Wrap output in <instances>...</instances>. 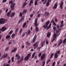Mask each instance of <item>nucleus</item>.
<instances>
[{
  "label": "nucleus",
  "instance_id": "1",
  "mask_svg": "<svg viewBox=\"0 0 66 66\" xmlns=\"http://www.w3.org/2000/svg\"><path fill=\"white\" fill-rule=\"evenodd\" d=\"M13 2L12 1H10L9 2V4H11V7L12 10H14V7L15 5V3H14L13 4Z\"/></svg>",
  "mask_w": 66,
  "mask_h": 66
},
{
  "label": "nucleus",
  "instance_id": "2",
  "mask_svg": "<svg viewBox=\"0 0 66 66\" xmlns=\"http://www.w3.org/2000/svg\"><path fill=\"white\" fill-rule=\"evenodd\" d=\"M7 21V20L3 19H0V24H4Z\"/></svg>",
  "mask_w": 66,
  "mask_h": 66
},
{
  "label": "nucleus",
  "instance_id": "3",
  "mask_svg": "<svg viewBox=\"0 0 66 66\" xmlns=\"http://www.w3.org/2000/svg\"><path fill=\"white\" fill-rule=\"evenodd\" d=\"M50 22V21H48L47 22H46L45 25H44L43 27L45 29H46L48 26V25L49 24Z\"/></svg>",
  "mask_w": 66,
  "mask_h": 66
},
{
  "label": "nucleus",
  "instance_id": "4",
  "mask_svg": "<svg viewBox=\"0 0 66 66\" xmlns=\"http://www.w3.org/2000/svg\"><path fill=\"white\" fill-rule=\"evenodd\" d=\"M38 42H37L34 43L33 45V47H34V49H35L38 47Z\"/></svg>",
  "mask_w": 66,
  "mask_h": 66
},
{
  "label": "nucleus",
  "instance_id": "5",
  "mask_svg": "<svg viewBox=\"0 0 66 66\" xmlns=\"http://www.w3.org/2000/svg\"><path fill=\"white\" fill-rule=\"evenodd\" d=\"M45 54H44L43 55H42L41 57V60L43 61V60L45 59Z\"/></svg>",
  "mask_w": 66,
  "mask_h": 66
},
{
  "label": "nucleus",
  "instance_id": "6",
  "mask_svg": "<svg viewBox=\"0 0 66 66\" xmlns=\"http://www.w3.org/2000/svg\"><path fill=\"white\" fill-rule=\"evenodd\" d=\"M56 36H57V34H55V33L54 34V35H53V39L52 40V42H53V41L55 39V41L56 40Z\"/></svg>",
  "mask_w": 66,
  "mask_h": 66
},
{
  "label": "nucleus",
  "instance_id": "7",
  "mask_svg": "<svg viewBox=\"0 0 66 66\" xmlns=\"http://www.w3.org/2000/svg\"><path fill=\"white\" fill-rule=\"evenodd\" d=\"M6 29V28L5 27H3L2 28V29H0V34L1 33V30L2 31V32H3Z\"/></svg>",
  "mask_w": 66,
  "mask_h": 66
},
{
  "label": "nucleus",
  "instance_id": "8",
  "mask_svg": "<svg viewBox=\"0 0 66 66\" xmlns=\"http://www.w3.org/2000/svg\"><path fill=\"white\" fill-rule=\"evenodd\" d=\"M38 20V19H37V18L35 19V27H37V22Z\"/></svg>",
  "mask_w": 66,
  "mask_h": 66
},
{
  "label": "nucleus",
  "instance_id": "9",
  "mask_svg": "<svg viewBox=\"0 0 66 66\" xmlns=\"http://www.w3.org/2000/svg\"><path fill=\"white\" fill-rule=\"evenodd\" d=\"M37 36L35 35L33 39V43H34L35 42V40L36 39Z\"/></svg>",
  "mask_w": 66,
  "mask_h": 66
},
{
  "label": "nucleus",
  "instance_id": "10",
  "mask_svg": "<svg viewBox=\"0 0 66 66\" xmlns=\"http://www.w3.org/2000/svg\"><path fill=\"white\" fill-rule=\"evenodd\" d=\"M57 3H55L54 5V6L53 8V9H56L57 7Z\"/></svg>",
  "mask_w": 66,
  "mask_h": 66
},
{
  "label": "nucleus",
  "instance_id": "11",
  "mask_svg": "<svg viewBox=\"0 0 66 66\" xmlns=\"http://www.w3.org/2000/svg\"><path fill=\"white\" fill-rule=\"evenodd\" d=\"M24 19L23 17H22L21 18L20 20L19 21V23H20L22 21V20H23V21L24 20Z\"/></svg>",
  "mask_w": 66,
  "mask_h": 66
},
{
  "label": "nucleus",
  "instance_id": "12",
  "mask_svg": "<svg viewBox=\"0 0 66 66\" xmlns=\"http://www.w3.org/2000/svg\"><path fill=\"white\" fill-rule=\"evenodd\" d=\"M63 1H62L61 4H60V7L61 8V9H63Z\"/></svg>",
  "mask_w": 66,
  "mask_h": 66
},
{
  "label": "nucleus",
  "instance_id": "13",
  "mask_svg": "<svg viewBox=\"0 0 66 66\" xmlns=\"http://www.w3.org/2000/svg\"><path fill=\"white\" fill-rule=\"evenodd\" d=\"M27 3L26 2H24V3H23V4L22 7V8H23L25 6L27 5Z\"/></svg>",
  "mask_w": 66,
  "mask_h": 66
},
{
  "label": "nucleus",
  "instance_id": "14",
  "mask_svg": "<svg viewBox=\"0 0 66 66\" xmlns=\"http://www.w3.org/2000/svg\"><path fill=\"white\" fill-rule=\"evenodd\" d=\"M11 11H12L11 10H10L7 13V16L9 17V16L10 15V14H11Z\"/></svg>",
  "mask_w": 66,
  "mask_h": 66
},
{
  "label": "nucleus",
  "instance_id": "15",
  "mask_svg": "<svg viewBox=\"0 0 66 66\" xmlns=\"http://www.w3.org/2000/svg\"><path fill=\"white\" fill-rule=\"evenodd\" d=\"M15 57H18L17 58V59H18V60H19L20 59V57L19 55L18 54H16V55H15Z\"/></svg>",
  "mask_w": 66,
  "mask_h": 66
},
{
  "label": "nucleus",
  "instance_id": "16",
  "mask_svg": "<svg viewBox=\"0 0 66 66\" xmlns=\"http://www.w3.org/2000/svg\"><path fill=\"white\" fill-rule=\"evenodd\" d=\"M15 14V13L14 12L12 13L11 15V16H10V17H11L12 18L14 16Z\"/></svg>",
  "mask_w": 66,
  "mask_h": 66
},
{
  "label": "nucleus",
  "instance_id": "17",
  "mask_svg": "<svg viewBox=\"0 0 66 66\" xmlns=\"http://www.w3.org/2000/svg\"><path fill=\"white\" fill-rule=\"evenodd\" d=\"M33 3L34 2L32 0H30V3L29 4V6H30L32 4H33Z\"/></svg>",
  "mask_w": 66,
  "mask_h": 66
},
{
  "label": "nucleus",
  "instance_id": "18",
  "mask_svg": "<svg viewBox=\"0 0 66 66\" xmlns=\"http://www.w3.org/2000/svg\"><path fill=\"white\" fill-rule=\"evenodd\" d=\"M62 39H60V42L58 43L59 45V46L62 43Z\"/></svg>",
  "mask_w": 66,
  "mask_h": 66
},
{
  "label": "nucleus",
  "instance_id": "19",
  "mask_svg": "<svg viewBox=\"0 0 66 66\" xmlns=\"http://www.w3.org/2000/svg\"><path fill=\"white\" fill-rule=\"evenodd\" d=\"M58 57V55L57 54V53H56L54 55V57L56 59Z\"/></svg>",
  "mask_w": 66,
  "mask_h": 66
},
{
  "label": "nucleus",
  "instance_id": "20",
  "mask_svg": "<svg viewBox=\"0 0 66 66\" xmlns=\"http://www.w3.org/2000/svg\"><path fill=\"white\" fill-rule=\"evenodd\" d=\"M51 35V33L50 32H48L47 35V37H49Z\"/></svg>",
  "mask_w": 66,
  "mask_h": 66
},
{
  "label": "nucleus",
  "instance_id": "21",
  "mask_svg": "<svg viewBox=\"0 0 66 66\" xmlns=\"http://www.w3.org/2000/svg\"><path fill=\"white\" fill-rule=\"evenodd\" d=\"M29 59V58L27 56L25 58L24 60H28Z\"/></svg>",
  "mask_w": 66,
  "mask_h": 66
},
{
  "label": "nucleus",
  "instance_id": "22",
  "mask_svg": "<svg viewBox=\"0 0 66 66\" xmlns=\"http://www.w3.org/2000/svg\"><path fill=\"white\" fill-rule=\"evenodd\" d=\"M39 1V0H36L35 2V5L36 6L38 3V1Z\"/></svg>",
  "mask_w": 66,
  "mask_h": 66
},
{
  "label": "nucleus",
  "instance_id": "23",
  "mask_svg": "<svg viewBox=\"0 0 66 66\" xmlns=\"http://www.w3.org/2000/svg\"><path fill=\"white\" fill-rule=\"evenodd\" d=\"M16 50H17V48H14L13 49V50H12L11 53H12L14 52Z\"/></svg>",
  "mask_w": 66,
  "mask_h": 66
},
{
  "label": "nucleus",
  "instance_id": "24",
  "mask_svg": "<svg viewBox=\"0 0 66 66\" xmlns=\"http://www.w3.org/2000/svg\"><path fill=\"white\" fill-rule=\"evenodd\" d=\"M54 55V54L53 53H52L51 54V55L50 56V59H51L53 57V56Z\"/></svg>",
  "mask_w": 66,
  "mask_h": 66
},
{
  "label": "nucleus",
  "instance_id": "25",
  "mask_svg": "<svg viewBox=\"0 0 66 66\" xmlns=\"http://www.w3.org/2000/svg\"><path fill=\"white\" fill-rule=\"evenodd\" d=\"M36 31L37 32L38 31H39V29L38 27H36L35 28Z\"/></svg>",
  "mask_w": 66,
  "mask_h": 66
},
{
  "label": "nucleus",
  "instance_id": "26",
  "mask_svg": "<svg viewBox=\"0 0 66 66\" xmlns=\"http://www.w3.org/2000/svg\"><path fill=\"white\" fill-rule=\"evenodd\" d=\"M27 11V10L26 9L24 10H23V13L24 14Z\"/></svg>",
  "mask_w": 66,
  "mask_h": 66
},
{
  "label": "nucleus",
  "instance_id": "27",
  "mask_svg": "<svg viewBox=\"0 0 66 66\" xmlns=\"http://www.w3.org/2000/svg\"><path fill=\"white\" fill-rule=\"evenodd\" d=\"M45 43V42H41V45L42 47H43V45H44Z\"/></svg>",
  "mask_w": 66,
  "mask_h": 66
},
{
  "label": "nucleus",
  "instance_id": "28",
  "mask_svg": "<svg viewBox=\"0 0 66 66\" xmlns=\"http://www.w3.org/2000/svg\"><path fill=\"white\" fill-rule=\"evenodd\" d=\"M10 37V35H8L6 36V39H7L8 38H9Z\"/></svg>",
  "mask_w": 66,
  "mask_h": 66
},
{
  "label": "nucleus",
  "instance_id": "29",
  "mask_svg": "<svg viewBox=\"0 0 66 66\" xmlns=\"http://www.w3.org/2000/svg\"><path fill=\"white\" fill-rule=\"evenodd\" d=\"M15 35V34H12V36H11L12 38H13L14 37Z\"/></svg>",
  "mask_w": 66,
  "mask_h": 66
},
{
  "label": "nucleus",
  "instance_id": "30",
  "mask_svg": "<svg viewBox=\"0 0 66 66\" xmlns=\"http://www.w3.org/2000/svg\"><path fill=\"white\" fill-rule=\"evenodd\" d=\"M31 53H29L28 54V55H27V56L29 57H29H30V56H31Z\"/></svg>",
  "mask_w": 66,
  "mask_h": 66
},
{
  "label": "nucleus",
  "instance_id": "31",
  "mask_svg": "<svg viewBox=\"0 0 66 66\" xmlns=\"http://www.w3.org/2000/svg\"><path fill=\"white\" fill-rule=\"evenodd\" d=\"M26 25V23L25 22L24 23V24L22 25V27L23 28H25V26Z\"/></svg>",
  "mask_w": 66,
  "mask_h": 66
},
{
  "label": "nucleus",
  "instance_id": "32",
  "mask_svg": "<svg viewBox=\"0 0 66 66\" xmlns=\"http://www.w3.org/2000/svg\"><path fill=\"white\" fill-rule=\"evenodd\" d=\"M35 55V53L34 52L33 54H32V57H31V58H33L34 56Z\"/></svg>",
  "mask_w": 66,
  "mask_h": 66
},
{
  "label": "nucleus",
  "instance_id": "33",
  "mask_svg": "<svg viewBox=\"0 0 66 66\" xmlns=\"http://www.w3.org/2000/svg\"><path fill=\"white\" fill-rule=\"evenodd\" d=\"M7 54H4V55L3 57L4 58H5V57H7Z\"/></svg>",
  "mask_w": 66,
  "mask_h": 66
},
{
  "label": "nucleus",
  "instance_id": "34",
  "mask_svg": "<svg viewBox=\"0 0 66 66\" xmlns=\"http://www.w3.org/2000/svg\"><path fill=\"white\" fill-rule=\"evenodd\" d=\"M49 4H50L49 2L47 1V2L46 3V6H48L49 5Z\"/></svg>",
  "mask_w": 66,
  "mask_h": 66
},
{
  "label": "nucleus",
  "instance_id": "35",
  "mask_svg": "<svg viewBox=\"0 0 66 66\" xmlns=\"http://www.w3.org/2000/svg\"><path fill=\"white\" fill-rule=\"evenodd\" d=\"M23 56H22V57H21V59L20 60L21 61H23Z\"/></svg>",
  "mask_w": 66,
  "mask_h": 66
},
{
  "label": "nucleus",
  "instance_id": "36",
  "mask_svg": "<svg viewBox=\"0 0 66 66\" xmlns=\"http://www.w3.org/2000/svg\"><path fill=\"white\" fill-rule=\"evenodd\" d=\"M31 32V31L30 30V29H29V30H28V34H29Z\"/></svg>",
  "mask_w": 66,
  "mask_h": 66
},
{
  "label": "nucleus",
  "instance_id": "37",
  "mask_svg": "<svg viewBox=\"0 0 66 66\" xmlns=\"http://www.w3.org/2000/svg\"><path fill=\"white\" fill-rule=\"evenodd\" d=\"M22 30V28H21V29L20 30L19 33L21 34Z\"/></svg>",
  "mask_w": 66,
  "mask_h": 66
},
{
  "label": "nucleus",
  "instance_id": "38",
  "mask_svg": "<svg viewBox=\"0 0 66 66\" xmlns=\"http://www.w3.org/2000/svg\"><path fill=\"white\" fill-rule=\"evenodd\" d=\"M22 13L21 12H20L19 14V16L20 17H21L22 16Z\"/></svg>",
  "mask_w": 66,
  "mask_h": 66
},
{
  "label": "nucleus",
  "instance_id": "39",
  "mask_svg": "<svg viewBox=\"0 0 66 66\" xmlns=\"http://www.w3.org/2000/svg\"><path fill=\"white\" fill-rule=\"evenodd\" d=\"M66 42V38H65L63 41V43H65Z\"/></svg>",
  "mask_w": 66,
  "mask_h": 66
},
{
  "label": "nucleus",
  "instance_id": "40",
  "mask_svg": "<svg viewBox=\"0 0 66 66\" xmlns=\"http://www.w3.org/2000/svg\"><path fill=\"white\" fill-rule=\"evenodd\" d=\"M13 31L12 30L9 33V34L11 35Z\"/></svg>",
  "mask_w": 66,
  "mask_h": 66
},
{
  "label": "nucleus",
  "instance_id": "41",
  "mask_svg": "<svg viewBox=\"0 0 66 66\" xmlns=\"http://www.w3.org/2000/svg\"><path fill=\"white\" fill-rule=\"evenodd\" d=\"M19 28H16V29L15 30V33H17V32L18 31Z\"/></svg>",
  "mask_w": 66,
  "mask_h": 66
},
{
  "label": "nucleus",
  "instance_id": "42",
  "mask_svg": "<svg viewBox=\"0 0 66 66\" xmlns=\"http://www.w3.org/2000/svg\"><path fill=\"white\" fill-rule=\"evenodd\" d=\"M42 55V53H40L39 54H38V55L39 57H40Z\"/></svg>",
  "mask_w": 66,
  "mask_h": 66
},
{
  "label": "nucleus",
  "instance_id": "43",
  "mask_svg": "<svg viewBox=\"0 0 66 66\" xmlns=\"http://www.w3.org/2000/svg\"><path fill=\"white\" fill-rule=\"evenodd\" d=\"M55 62H53V65L52 66H55Z\"/></svg>",
  "mask_w": 66,
  "mask_h": 66
},
{
  "label": "nucleus",
  "instance_id": "44",
  "mask_svg": "<svg viewBox=\"0 0 66 66\" xmlns=\"http://www.w3.org/2000/svg\"><path fill=\"white\" fill-rule=\"evenodd\" d=\"M51 61V60H49L48 61H47V63H46V64H48L49 62H50Z\"/></svg>",
  "mask_w": 66,
  "mask_h": 66
},
{
  "label": "nucleus",
  "instance_id": "45",
  "mask_svg": "<svg viewBox=\"0 0 66 66\" xmlns=\"http://www.w3.org/2000/svg\"><path fill=\"white\" fill-rule=\"evenodd\" d=\"M21 61L20 60L18 61L17 63L18 64L19 63H20L21 62Z\"/></svg>",
  "mask_w": 66,
  "mask_h": 66
},
{
  "label": "nucleus",
  "instance_id": "46",
  "mask_svg": "<svg viewBox=\"0 0 66 66\" xmlns=\"http://www.w3.org/2000/svg\"><path fill=\"white\" fill-rule=\"evenodd\" d=\"M43 65L44 66L45 63V60L43 62Z\"/></svg>",
  "mask_w": 66,
  "mask_h": 66
},
{
  "label": "nucleus",
  "instance_id": "47",
  "mask_svg": "<svg viewBox=\"0 0 66 66\" xmlns=\"http://www.w3.org/2000/svg\"><path fill=\"white\" fill-rule=\"evenodd\" d=\"M14 57H13L12 58V62H14Z\"/></svg>",
  "mask_w": 66,
  "mask_h": 66
},
{
  "label": "nucleus",
  "instance_id": "48",
  "mask_svg": "<svg viewBox=\"0 0 66 66\" xmlns=\"http://www.w3.org/2000/svg\"><path fill=\"white\" fill-rule=\"evenodd\" d=\"M6 0H3L2 3H5L6 2Z\"/></svg>",
  "mask_w": 66,
  "mask_h": 66
},
{
  "label": "nucleus",
  "instance_id": "49",
  "mask_svg": "<svg viewBox=\"0 0 66 66\" xmlns=\"http://www.w3.org/2000/svg\"><path fill=\"white\" fill-rule=\"evenodd\" d=\"M63 25L61 24L60 25V28H62L63 27Z\"/></svg>",
  "mask_w": 66,
  "mask_h": 66
},
{
  "label": "nucleus",
  "instance_id": "50",
  "mask_svg": "<svg viewBox=\"0 0 66 66\" xmlns=\"http://www.w3.org/2000/svg\"><path fill=\"white\" fill-rule=\"evenodd\" d=\"M53 25L54 26H56V23H55L54 21H53Z\"/></svg>",
  "mask_w": 66,
  "mask_h": 66
},
{
  "label": "nucleus",
  "instance_id": "51",
  "mask_svg": "<svg viewBox=\"0 0 66 66\" xmlns=\"http://www.w3.org/2000/svg\"><path fill=\"white\" fill-rule=\"evenodd\" d=\"M25 33H24V34H23V35L21 36V37H24V36H25Z\"/></svg>",
  "mask_w": 66,
  "mask_h": 66
},
{
  "label": "nucleus",
  "instance_id": "52",
  "mask_svg": "<svg viewBox=\"0 0 66 66\" xmlns=\"http://www.w3.org/2000/svg\"><path fill=\"white\" fill-rule=\"evenodd\" d=\"M60 51H58L56 53L58 54H59L60 53Z\"/></svg>",
  "mask_w": 66,
  "mask_h": 66
},
{
  "label": "nucleus",
  "instance_id": "53",
  "mask_svg": "<svg viewBox=\"0 0 66 66\" xmlns=\"http://www.w3.org/2000/svg\"><path fill=\"white\" fill-rule=\"evenodd\" d=\"M40 14H38L37 16V17H40Z\"/></svg>",
  "mask_w": 66,
  "mask_h": 66
},
{
  "label": "nucleus",
  "instance_id": "54",
  "mask_svg": "<svg viewBox=\"0 0 66 66\" xmlns=\"http://www.w3.org/2000/svg\"><path fill=\"white\" fill-rule=\"evenodd\" d=\"M60 63V60L58 61L57 63V64L58 65L59 64V63Z\"/></svg>",
  "mask_w": 66,
  "mask_h": 66
},
{
  "label": "nucleus",
  "instance_id": "55",
  "mask_svg": "<svg viewBox=\"0 0 66 66\" xmlns=\"http://www.w3.org/2000/svg\"><path fill=\"white\" fill-rule=\"evenodd\" d=\"M56 27L57 29H59V25H57Z\"/></svg>",
  "mask_w": 66,
  "mask_h": 66
},
{
  "label": "nucleus",
  "instance_id": "56",
  "mask_svg": "<svg viewBox=\"0 0 66 66\" xmlns=\"http://www.w3.org/2000/svg\"><path fill=\"white\" fill-rule=\"evenodd\" d=\"M53 29H54V31H55V30H56V27H54Z\"/></svg>",
  "mask_w": 66,
  "mask_h": 66
},
{
  "label": "nucleus",
  "instance_id": "57",
  "mask_svg": "<svg viewBox=\"0 0 66 66\" xmlns=\"http://www.w3.org/2000/svg\"><path fill=\"white\" fill-rule=\"evenodd\" d=\"M63 22H64V21H61V24H63Z\"/></svg>",
  "mask_w": 66,
  "mask_h": 66
},
{
  "label": "nucleus",
  "instance_id": "58",
  "mask_svg": "<svg viewBox=\"0 0 66 66\" xmlns=\"http://www.w3.org/2000/svg\"><path fill=\"white\" fill-rule=\"evenodd\" d=\"M9 47H7L6 48V51H7L8 50H9Z\"/></svg>",
  "mask_w": 66,
  "mask_h": 66
},
{
  "label": "nucleus",
  "instance_id": "59",
  "mask_svg": "<svg viewBox=\"0 0 66 66\" xmlns=\"http://www.w3.org/2000/svg\"><path fill=\"white\" fill-rule=\"evenodd\" d=\"M46 44H48V42L47 40H46Z\"/></svg>",
  "mask_w": 66,
  "mask_h": 66
},
{
  "label": "nucleus",
  "instance_id": "60",
  "mask_svg": "<svg viewBox=\"0 0 66 66\" xmlns=\"http://www.w3.org/2000/svg\"><path fill=\"white\" fill-rule=\"evenodd\" d=\"M33 16V14H31V15H30V17L31 18H32Z\"/></svg>",
  "mask_w": 66,
  "mask_h": 66
},
{
  "label": "nucleus",
  "instance_id": "61",
  "mask_svg": "<svg viewBox=\"0 0 66 66\" xmlns=\"http://www.w3.org/2000/svg\"><path fill=\"white\" fill-rule=\"evenodd\" d=\"M8 11V9H7L5 11V12L6 13H7Z\"/></svg>",
  "mask_w": 66,
  "mask_h": 66
},
{
  "label": "nucleus",
  "instance_id": "62",
  "mask_svg": "<svg viewBox=\"0 0 66 66\" xmlns=\"http://www.w3.org/2000/svg\"><path fill=\"white\" fill-rule=\"evenodd\" d=\"M24 45H22V48L23 49L24 48Z\"/></svg>",
  "mask_w": 66,
  "mask_h": 66
},
{
  "label": "nucleus",
  "instance_id": "63",
  "mask_svg": "<svg viewBox=\"0 0 66 66\" xmlns=\"http://www.w3.org/2000/svg\"><path fill=\"white\" fill-rule=\"evenodd\" d=\"M51 23L49 25V26L48 27H49L50 28L51 27Z\"/></svg>",
  "mask_w": 66,
  "mask_h": 66
},
{
  "label": "nucleus",
  "instance_id": "64",
  "mask_svg": "<svg viewBox=\"0 0 66 66\" xmlns=\"http://www.w3.org/2000/svg\"><path fill=\"white\" fill-rule=\"evenodd\" d=\"M50 28V27L49 26H48V27H47V30H48V29H49Z\"/></svg>",
  "mask_w": 66,
  "mask_h": 66
}]
</instances>
